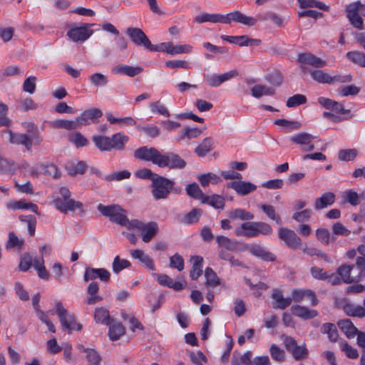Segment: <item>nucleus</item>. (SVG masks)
Returning a JSON list of instances; mask_svg holds the SVG:
<instances>
[{"mask_svg":"<svg viewBox=\"0 0 365 365\" xmlns=\"http://www.w3.org/2000/svg\"><path fill=\"white\" fill-rule=\"evenodd\" d=\"M71 192L66 187H61L53 195L54 207L61 212L66 214L76 210H81L83 203L71 198Z\"/></svg>","mask_w":365,"mask_h":365,"instance_id":"1","label":"nucleus"},{"mask_svg":"<svg viewBox=\"0 0 365 365\" xmlns=\"http://www.w3.org/2000/svg\"><path fill=\"white\" fill-rule=\"evenodd\" d=\"M272 232L271 226L263 222H245L237 226L234 231L237 237L247 238L257 237L259 235H268Z\"/></svg>","mask_w":365,"mask_h":365,"instance_id":"2","label":"nucleus"},{"mask_svg":"<svg viewBox=\"0 0 365 365\" xmlns=\"http://www.w3.org/2000/svg\"><path fill=\"white\" fill-rule=\"evenodd\" d=\"M98 210L103 216L108 217L110 221L129 229L130 221H129L126 217L125 210L119 205H104L99 204L98 205Z\"/></svg>","mask_w":365,"mask_h":365,"instance_id":"3","label":"nucleus"},{"mask_svg":"<svg viewBox=\"0 0 365 365\" xmlns=\"http://www.w3.org/2000/svg\"><path fill=\"white\" fill-rule=\"evenodd\" d=\"M3 133L8 135V140L10 143L24 145L27 150H31L33 145H39L43 141V138L39 133L28 135L25 133H14L11 130L4 132Z\"/></svg>","mask_w":365,"mask_h":365,"instance_id":"4","label":"nucleus"},{"mask_svg":"<svg viewBox=\"0 0 365 365\" xmlns=\"http://www.w3.org/2000/svg\"><path fill=\"white\" fill-rule=\"evenodd\" d=\"M173 186V181L160 175L154 176L151 184V192L154 199H166Z\"/></svg>","mask_w":365,"mask_h":365,"instance_id":"5","label":"nucleus"},{"mask_svg":"<svg viewBox=\"0 0 365 365\" xmlns=\"http://www.w3.org/2000/svg\"><path fill=\"white\" fill-rule=\"evenodd\" d=\"M56 313L59 319L63 329L81 331L82 325L78 323L73 315L69 314L61 301L55 302Z\"/></svg>","mask_w":365,"mask_h":365,"instance_id":"6","label":"nucleus"},{"mask_svg":"<svg viewBox=\"0 0 365 365\" xmlns=\"http://www.w3.org/2000/svg\"><path fill=\"white\" fill-rule=\"evenodd\" d=\"M130 230H137L141 233L144 242H149L158 231V226L155 222L144 223L138 220H133L129 225Z\"/></svg>","mask_w":365,"mask_h":365,"instance_id":"7","label":"nucleus"},{"mask_svg":"<svg viewBox=\"0 0 365 365\" xmlns=\"http://www.w3.org/2000/svg\"><path fill=\"white\" fill-rule=\"evenodd\" d=\"M297 61L303 73L312 71V70L307 68L308 66L319 68L327 65L326 61L309 52L299 53L297 57Z\"/></svg>","mask_w":365,"mask_h":365,"instance_id":"8","label":"nucleus"},{"mask_svg":"<svg viewBox=\"0 0 365 365\" xmlns=\"http://www.w3.org/2000/svg\"><path fill=\"white\" fill-rule=\"evenodd\" d=\"M186 163L178 155L169 153L166 155L161 153L158 166L160 168L168 167L170 169H182Z\"/></svg>","mask_w":365,"mask_h":365,"instance_id":"9","label":"nucleus"},{"mask_svg":"<svg viewBox=\"0 0 365 365\" xmlns=\"http://www.w3.org/2000/svg\"><path fill=\"white\" fill-rule=\"evenodd\" d=\"M161 153L155 148L143 146L138 148L134 152V157L137 159L150 161L158 165Z\"/></svg>","mask_w":365,"mask_h":365,"instance_id":"10","label":"nucleus"},{"mask_svg":"<svg viewBox=\"0 0 365 365\" xmlns=\"http://www.w3.org/2000/svg\"><path fill=\"white\" fill-rule=\"evenodd\" d=\"M92 24H83L81 26L71 28L67 36L74 42L83 41L88 39L93 33L90 28Z\"/></svg>","mask_w":365,"mask_h":365,"instance_id":"11","label":"nucleus"},{"mask_svg":"<svg viewBox=\"0 0 365 365\" xmlns=\"http://www.w3.org/2000/svg\"><path fill=\"white\" fill-rule=\"evenodd\" d=\"M292 299L295 302H300L303 300L307 301L311 306H316L319 300L315 292L311 289H295L292 292Z\"/></svg>","mask_w":365,"mask_h":365,"instance_id":"12","label":"nucleus"},{"mask_svg":"<svg viewBox=\"0 0 365 365\" xmlns=\"http://www.w3.org/2000/svg\"><path fill=\"white\" fill-rule=\"evenodd\" d=\"M237 76L236 70H231L222 74L212 73L205 76L207 85L211 87H219L223 83L230 81Z\"/></svg>","mask_w":365,"mask_h":365,"instance_id":"13","label":"nucleus"},{"mask_svg":"<svg viewBox=\"0 0 365 365\" xmlns=\"http://www.w3.org/2000/svg\"><path fill=\"white\" fill-rule=\"evenodd\" d=\"M279 238L283 241L287 247L293 250L298 249L302 244L301 239L296 233L293 230L287 228H279Z\"/></svg>","mask_w":365,"mask_h":365,"instance_id":"14","label":"nucleus"},{"mask_svg":"<svg viewBox=\"0 0 365 365\" xmlns=\"http://www.w3.org/2000/svg\"><path fill=\"white\" fill-rule=\"evenodd\" d=\"M314 136L306 132H300L290 137V140L297 145L304 146L302 148L304 151H312L314 149V145L312 143Z\"/></svg>","mask_w":365,"mask_h":365,"instance_id":"15","label":"nucleus"},{"mask_svg":"<svg viewBox=\"0 0 365 365\" xmlns=\"http://www.w3.org/2000/svg\"><path fill=\"white\" fill-rule=\"evenodd\" d=\"M337 273L344 283L349 284L361 280L359 274H356L354 265L343 264L337 269Z\"/></svg>","mask_w":365,"mask_h":365,"instance_id":"16","label":"nucleus"},{"mask_svg":"<svg viewBox=\"0 0 365 365\" xmlns=\"http://www.w3.org/2000/svg\"><path fill=\"white\" fill-rule=\"evenodd\" d=\"M318 103L324 108L332 111L334 113L340 115L348 114L349 110L346 109L341 103L323 96L318 98Z\"/></svg>","mask_w":365,"mask_h":365,"instance_id":"17","label":"nucleus"},{"mask_svg":"<svg viewBox=\"0 0 365 365\" xmlns=\"http://www.w3.org/2000/svg\"><path fill=\"white\" fill-rule=\"evenodd\" d=\"M225 24H230L232 22L240 23L245 26H254L257 21L255 19L247 16L239 11H234L225 14Z\"/></svg>","mask_w":365,"mask_h":365,"instance_id":"18","label":"nucleus"},{"mask_svg":"<svg viewBox=\"0 0 365 365\" xmlns=\"http://www.w3.org/2000/svg\"><path fill=\"white\" fill-rule=\"evenodd\" d=\"M247 249L250 252L251 255L262 259V260L267 262H273L275 260V255L269 252L265 247L262 245L257 243H252L247 245Z\"/></svg>","mask_w":365,"mask_h":365,"instance_id":"19","label":"nucleus"},{"mask_svg":"<svg viewBox=\"0 0 365 365\" xmlns=\"http://www.w3.org/2000/svg\"><path fill=\"white\" fill-rule=\"evenodd\" d=\"M220 38L228 43L237 46H257L262 43L261 40L250 38L247 36H231L222 35Z\"/></svg>","mask_w":365,"mask_h":365,"instance_id":"20","label":"nucleus"},{"mask_svg":"<svg viewBox=\"0 0 365 365\" xmlns=\"http://www.w3.org/2000/svg\"><path fill=\"white\" fill-rule=\"evenodd\" d=\"M103 113L101 109L93 108L84 110L80 116L77 118L78 125H88L91 123H96L101 118Z\"/></svg>","mask_w":365,"mask_h":365,"instance_id":"21","label":"nucleus"},{"mask_svg":"<svg viewBox=\"0 0 365 365\" xmlns=\"http://www.w3.org/2000/svg\"><path fill=\"white\" fill-rule=\"evenodd\" d=\"M130 255L134 259H137L141 264L148 269L155 271V265L152 257L146 254L145 251L139 249L130 250Z\"/></svg>","mask_w":365,"mask_h":365,"instance_id":"22","label":"nucleus"},{"mask_svg":"<svg viewBox=\"0 0 365 365\" xmlns=\"http://www.w3.org/2000/svg\"><path fill=\"white\" fill-rule=\"evenodd\" d=\"M126 34L134 44L152 46L145 34L139 28L129 27L126 29Z\"/></svg>","mask_w":365,"mask_h":365,"instance_id":"23","label":"nucleus"},{"mask_svg":"<svg viewBox=\"0 0 365 365\" xmlns=\"http://www.w3.org/2000/svg\"><path fill=\"white\" fill-rule=\"evenodd\" d=\"M110 277V272L104 268H87L84 273L83 280L88 282L98 278L101 281L108 282Z\"/></svg>","mask_w":365,"mask_h":365,"instance_id":"24","label":"nucleus"},{"mask_svg":"<svg viewBox=\"0 0 365 365\" xmlns=\"http://www.w3.org/2000/svg\"><path fill=\"white\" fill-rule=\"evenodd\" d=\"M227 187L233 189L238 195H247L257 189V186L250 182L232 181L227 184Z\"/></svg>","mask_w":365,"mask_h":365,"instance_id":"25","label":"nucleus"},{"mask_svg":"<svg viewBox=\"0 0 365 365\" xmlns=\"http://www.w3.org/2000/svg\"><path fill=\"white\" fill-rule=\"evenodd\" d=\"M290 310L294 316L304 320L313 319L318 315L317 310L299 304L292 306Z\"/></svg>","mask_w":365,"mask_h":365,"instance_id":"26","label":"nucleus"},{"mask_svg":"<svg viewBox=\"0 0 365 365\" xmlns=\"http://www.w3.org/2000/svg\"><path fill=\"white\" fill-rule=\"evenodd\" d=\"M195 21L198 24L210 22L225 24V15L221 14L202 13L195 16Z\"/></svg>","mask_w":365,"mask_h":365,"instance_id":"27","label":"nucleus"},{"mask_svg":"<svg viewBox=\"0 0 365 365\" xmlns=\"http://www.w3.org/2000/svg\"><path fill=\"white\" fill-rule=\"evenodd\" d=\"M129 140V137L122 132L113 134L110 137V150H123Z\"/></svg>","mask_w":365,"mask_h":365,"instance_id":"28","label":"nucleus"},{"mask_svg":"<svg viewBox=\"0 0 365 365\" xmlns=\"http://www.w3.org/2000/svg\"><path fill=\"white\" fill-rule=\"evenodd\" d=\"M106 117L110 125L118 124L121 128L124 126H134L136 125V120L130 116L117 118L115 117L112 113L107 112L106 113Z\"/></svg>","mask_w":365,"mask_h":365,"instance_id":"29","label":"nucleus"},{"mask_svg":"<svg viewBox=\"0 0 365 365\" xmlns=\"http://www.w3.org/2000/svg\"><path fill=\"white\" fill-rule=\"evenodd\" d=\"M334 201L335 195L333 192H324L315 200L314 207L316 210H322L331 206Z\"/></svg>","mask_w":365,"mask_h":365,"instance_id":"30","label":"nucleus"},{"mask_svg":"<svg viewBox=\"0 0 365 365\" xmlns=\"http://www.w3.org/2000/svg\"><path fill=\"white\" fill-rule=\"evenodd\" d=\"M108 326H109L108 336L112 341L118 340L125 334V328L119 322L112 320Z\"/></svg>","mask_w":365,"mask_h":365,"instance_id":"31","label":"nucleus"},{"mask_svg":"<svg viewBox=\"0 0 365 365\" xmlns=\"http://www.w3.org/2000/svg\"><path fill=\"white\" fill-rule=\"evenodd\" d=\"M150 51L163 52L170 56L189 53L190 47H147Z\"/></svg>","mask_w":365,"mask_h":365,"instance_id":"32","label":"nucleus"},{"mask_svg":"<svg viewBox=\"0 0 365 365\" xmlns=\"http://www.w3.org/2000/svg\"><path fill=\"white\" fill-rule=\"evenodd\" d=\"M99 290L98 284L96 282H92L89 284L87 288V299L86 302L88 304H95L102 300V297L98 294Z\"/></svg>","mask_w":365,"mask_h":365,"instance_id":"33","label":"nucleus"},{"mask_svg":"<svg viewBox=\"0 0 365 365\" xmlns=\"http://www.w3.org/2000/svg\"><path fill=\"white\" fill-rule=\"evenodd\" d=\"M346 16L349 20L351 24L359 29H363L364 21L361 16L355 10L352 9L351 6L347 5L346 8Z\"/></svg>","mask_w":365,"mask_h":365,"instance_id":"34","label":"nucleus"},{"mask_svg":"<svg viewBox=\"0 0 365 365\" xmlns=\"http://www.w3.org/2000/svg\"><path fill=\"white\" fill-rule=\"evenodd\" d=\"M272 297L274 301V307L281 309H284L288 307L291 304L292 301H293L292 296L290 297L284 298L282 294L278 290L274 291L272 293Z\"/></svg>","mask_w":365,"mask_h":365,"instance_id":"35","label":"nucleus"},{"mask_svg":"<svg viewBox=\"0 0 365 365\" xmlns=\"http://www.w3.org/2000/svg\"><path fill=\"white\" fill-rule=\"evenodd\" d=\"M141 71L142 68L140 67H133L128 65H120L112 69V72L115 74L123 73L130 77H134Z\"/></svg>","mask_w":365,"mask_h":365,"instance_id":"36","label":"nucleus"},{"mask_svg":"<svg viewBox=\"0 0 365 365\" xmlns=\"http://www.w3.org/2000/svg\"><path fill=\"white\" fill-rule=\"evenodd\" d=\"M190 261L192 267L190 275L192 279L195 280L202 274L203 258L200 256H192Z\"/></svg>","mask_w":365,"mask_h":365,"instance_id":"37","label":"nucleus"},{"mask_svg":"<svg viewBox=\"0 0 365 365\" xmlns=\"http://www.w3.org/2000/svg\"><path fill=\"white\" fill-rule=\"evenodd\" d=\"M94 320L96 323L108 325L112 319L109 311L104 307H98L95 309Z\"/></svg>","mask_w":365,"mask_h":365,"instance_id":"38","label":"nucleus"},{"mask_svg":"<svg viewBox=\"0 0 365 365\" xmlns=\"http://www.w3.org/2000/svg\"><path fill=\"white\" fill-rule=\"evenodd\" d=\"M87 165L83 161H72L68 163L66 166V170L71 175H82L85 173Z\"/></svg>","mask_w":365,"mask_h":365,"instance_id":"39","label":"nucleus"},{"mask_svg":"<svg viewBox=\"0 0 365 365\" xmlns=\"http://www.w3.org/2000/svg\"><path fill=\"white\" fill-rule=\"evenodd\" d=\"M338 326L344 333V334L349 339L353 338L358 332L357 329L348 319L339 321L338 322Z\"/></svg>","mask_w":365,"mask_h":365,"instance_id":"40","label":"nucleus"},{"mask_svg":"<svg viewBox=\"0 0 365 365\" xmlns=\"http://www.w3.org/2000/svg\"><path fill=\"white\" fill-rule=\"evenodd\" d=\"M197 180L203 187H207L210 184L216 185L221 181V178L213 173L201 174L197 176Z\"/></svg>","mask_w":365,"mask_h":365,"instance_id":"41","label":"nucleus"},{"mask_svg":"<svg viewBox=\"0 0 365 365\" xmlns=\"http://www.w3.org/2000/svg\"><path fill=\"white\" fill-rule=\"evenodd\" d=\"M92 140L96 147L101 151H110V137L106 135H94Z\"/></svg>","mask_w":365,"mask_h":365,"instance_id":"42","label":"nucleus"},{"mask_svg":"<svg viewBox=\"0 0 365 365\" xmlns=\"http://www.w3.org/2000/svg\"><path fill=\"white\" fill-rule=\"evenodd\" d=\"M202 203L208 204L216 209H222L225 206V198L219 195H205Z\"/></svg>","mask_w":365,"mask_h":365,"instance_id":"43","label":"nucleus"},{"mask_svg":"<svg viewBox=\"0 0 365 365\" xmlns=\"http://www.w3.org/2000/svg\"><path fill=\"white\" fill-rule=\"evenodd\" d=\"M215 240L220 250H234L237 245L236 240H231L224 235H217Z\"/></svg>","mask_w":365,"mask_h":365,"instance_id":"44","label":"nucleus"},{"mask_svg":"<svg viewBox=\"0 0 365 365\" xmlns=\"http://www.w3.org/2000/svg\"><path fill=\"white\" fill-rule=\"evenodd\" d=\"M228 216L232 220H252L254 219V215L251 212L241 208L231 210Z\"/></svg>","mask_w":365,"mask_h":365,"instance_id":"45","label":"nucleus"},{"mask_svg":"<svg viewBox=\"0 0 365 365\" xmlns=\"http://www.w3.org/2000/svg\"><path fill=\"white\" fill-rule=\"evenodd\" d=\"M309 73L312 78L319 83L331 84V75L322 70H313Z\"/></svg>","mask_w":365,"mask_h":365,"instance_id":"46","label":"nucleus"},{"mask_svg":"<svg viewBox=\"0 0 365 365\" xmlns=\"http://www.w3.org/2000/svg\"><path fill=\"white\" fill-rule=\"evenodd\" d=\"M185 190L187 195L194 199L199 200L201 201V202H202V200L205 195L202 192V191L200 190L199 185L197 183L193 182L191 184H188L186 186Z\"/></svg>","mask_w":365,"mask_h":365,"instance_id":"47","label":"nucleus"},{"mask_svg":"<svg viewBox=\"0 0 365 365\" xmlns=\"http://www.w3.org/2000/svg\"><path fill=\"white\" fill-rule=\"evenodd\" d=\"M202 133V130L197 127L190 128L186 127L185 128L181 133L178 135L177 140L178 141L182 140L185 139V138L188 139L195 138L200 135Z\"/></svg>","mask_w":365,"mask_h":365,"instance_id":"48","label":"nucleus"},{"mask_svg":"<svg viewBox=\"0 0 365 365\" xmlns=\"http://www.w3.org/2000/svg\"><path fill=\"white\" fill-rule=\"evenodd\" d=\"M130 265L131 263L128 259L120 258V256L116 255L112 263V269L115 274H118Z\"/></svg>","mask_w":365,"mask_h":365,"instance_id":"49","label":"nucleus"},{"mask_svg":"<svg viewBox=\"0 0 365 365\" xmlns=\"http://www.w3.org/2000/svg\"><path fill=\"white\" fill-rule=\"evenodd\" d=\"M205 284L207 286L215 287L220 284V279L217 274L210 267H207L205 270Z\"/></svg>","mask_w":365,"mask_h":365,"instance_id":"50","label":"nucleus"},{"mask_svg":"<svg viewBox=\"0 0 365 365\" xmlns=\"http://www.w3.org/2000/svg\"><path fill=\"white\" fill-rule=\"evenodd\" d=\"M212 148V140L211 138H206L203 141L195 148V153L200 157H204Z\"/></svg>","mask_w":365,"mask_h":365,"instance_id":"51","label":"nucleus"},{"mask_svg":"<svg viewBox=\"0 0 365 365\" xmlns=\"http://www.w3.org/2000/svg\"><path fill=\"white\" fill-rule=\"evenodd\" d=\"M344 198L350 205L356 206L359 205L361 200L364 198V193L358 194L354 190H348L345 192Z\"/></svg>","mask_w":365,"mask_h":365,"instance_id":"52","label":"nucleus"},{"mask_svg":"<svg viewBox=\"0 0 365 365\" xmlns=\"http://www.w3.org/2000/svg\"><path fill=\"white\" fill-rule=\"evenodd\" d=\"M149 108L151 113L154 114L162 115L165 117H169L170 115L166 106L160 101L150 103Z\"/></svg>","mask_w":365,"mask_h":365,"instance_id":"53","label":"nucleus"},{"mask_svg":"<svg viewBox=\"0 0 365 365\" xmlns=\"http://www.w3.org/2000/svg\"><path fill=\"white\" fill-rule=\"evenodd\" d=\"M344 309L346 314L349 316L362 317L365 315V309L360 305L346 304Z\"/></svg>","mask_w":365,"mask_h":365,"instance_id":"54","label":"nucleus"},{"mask_svg":"<svg viewBox=\"0 0 365 365\" xmlns=\"http://www.w3.org/2000/svg\"><path fill=\"white\" fill-rule=\"evenodd\" d=\"M252 96L259 98L263 96H272L274 93V91L262 85H255L251 89Z\"/></svg>","mask_w":365,"mask_h":365,"instance_id":"55","label":"nucleus"},{"mask_svg":"<svg viewBox=\"0 0 365 365\" xmlns=\"http://www.w3.org/2000/svg\"><path fill=\"white\" fill-rule=\"evenodd\" d=\"M321 331L323 334H327L329 340L331 341H336L338 338V332L336 330V327L334 324H324L321 327Z\"/></svg>","mask_w":365,"mask_h":365,"instance_id":"56","label":"nucleus"},{"mask_svg":"<svg viewBox=\"0 0 365 365\" xmlns=\"http://www.w3.org/2000/svg\"><path fill=\"white\" fill-rule=\"evenodd\" d=\"M52 126L56 128H62L67 130H72L76 129L79 125L76 118L75 120H58L52 123Z\"/></svg>","mask_w":365,"mask_h":365,"instance_id":"57","label":"nucleus"},{"mask_svg":"<svg viewBox=\"0 0 365 365\" xmlns=\"http://www.w3.org/2000/svg\"><path fill=\"white\" fill-rule=\"evenodd\" d=\"M91 83L96 87H103L108 83V77L101 73H95L90 78Z\"/></svg>","mask_w":365,"mask_h":365,"instance_id":"58","label":"nucleus"},{"mask_svg":"<svg viewBox=\"0 0 365 365\" xmlns=\"http://www.w3.org/2000/svg\"><path fill=\"white\" fill-rule=\"evenodd\" d=\"M358 153V150L355 148L342 149L338 153V158L341 161H351L356 158Z\"/></svg>","mask_w":365,"mask_h":365,"instance_id":"59","label":"nucleus"},{"mask_svg":"<svg viewBox=\"0 0 365 365\" xmlns=\"http://www.w3.org/2000/svg\"><path fill=\"white\" fill-rule=\"evenodd\" d=\"M69 140L77 148L84 147L88 144L86 138L79 132L71 134Z\"/></svg>","mask_w":365,"mask_h":365,"instance_id":"60","label":"nucleus"},{"mask_svg":"<svg viewBox=\"0 0 365 365\" xmlns=\"http://www.w3.org/2000/svg\"><path fill=\"white\" fill-rule=\"evenodd\" d=\"M259 207L270 220L275 221L278 225L282 224V220L280 217L276 214L275 209L272 205H261Z\"/></svg>","mask_w":365,"mask_h":365,"instance_id":"61","label":"nucleus"},{"mask_svg":"<svg viewBox=\"0 0 365 365\" xmlns=\"http://www.w3.org/2000/svg\"><path fill=\"white\" fill-rule=\"evenodd\" d=\"M269 353L272 359L277 362H282L284 361L285 353L283 349L276 344H272L269 347Z\"/></svg>","mask_w":365,"mask_h":365,"instance_id":"62","label":"nucleus"},{"mask_svg":"<svg viewBox=\"0 0 365 365\" xmlns=\"http://www.w3.org/2000/svg\"><path fill=\"white\" fill-rule=\"evenodd\" d=\"M339 346L341 350L345 354V355L349 359H356L359 356L358 351L349 345L346 341H340Z\"/></svg>","mask_w":365,"mask_h":365,"instance_id":"63","label":"nucleus"},{"mask_svg":"<svg viewBox=\"0 0 365 365\" xmlns=\"http://www.w3.org/2000/svg\"><path fill=\"white\" fill-rule=\"evenodd\" d=\"M202 213V210L194 208L184 217V222L187 225H191L197 222Z\"/></svg>","mask_w":365,"mask_h":365,"instance_id":"64","label":"nucleus"}]
</instances>
